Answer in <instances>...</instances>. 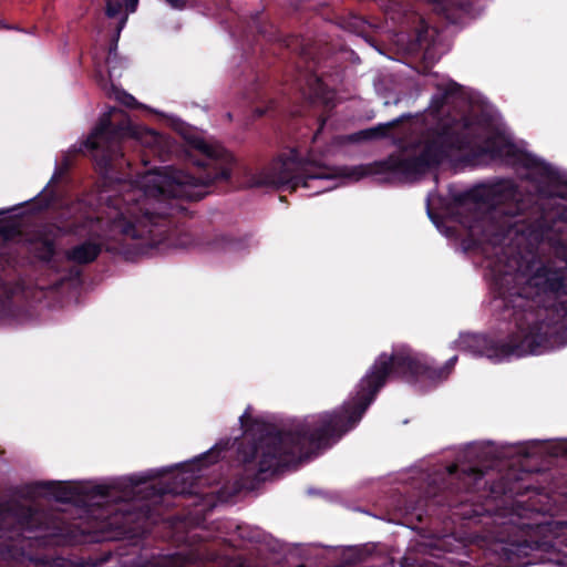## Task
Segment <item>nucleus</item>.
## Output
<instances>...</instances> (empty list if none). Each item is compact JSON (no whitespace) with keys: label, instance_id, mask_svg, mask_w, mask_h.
Listing matches in <instances>:
<instances>
[{"label":"nucleus","instance_id":"obj_19","mask_svg":"<svg viewBox=\"0 0 567 567\" xmlns=\"http://www.w3.org/2000/svg\"><path fill=\"white\" fill-rule=\"evenodd\" d=\"M460 7H462L465 11L471 12V9L468 8V4L466 2H460Z\"/></svg>","mask_w":567,"mask_h":567},{"label":"nucleus","instance_id":"obj_5","mask_svg":"<svg viewBox=\"0 0 567 567\" xmlns=\"http://www.w3.org/2000/svg\"><path fill=\"white\" fill-rule=\"evenodd\" d=\"M125 138H134L158 154L165 146L164 138L155 131L135 125L123 112L112 110L85 141L84 147L92 151L101 150L103 159L111 162L118 155L116 142Z\"/></svg>","mask_w":567,"mask_h":567},{"label":"nucleus","instance_id":"obj_12","mask_svg":"<svg viewBox=\"0 0 567 567\" xmlns=\"http://www.w3.org/2000/svg\"><path fill=\"white\" fill-rule=\"evenodd\" d=\"M391 126H392L391 123L381 124V125H378L375 127H372V128H369V130H365V131H361V132H359L355 135H352L351 140L352 141H361V140L379 138V137L385 136L386 132L390 130Z\"/></svg>","mask_w":567,"mask_h":567},{"label":"nucleus","instance_id":"obj_4","mask_svg":"<svg viewBox=\"0 0 567 567\" xmlns=\"http://www.w3.org/2000/svg\"><path fill=\"white\" fill-rule=\"evenodd\" d=\"M370 173L369 167L357 166L353 168H331L322 165L310 156L308 159L298 161L295 152L287 157H279L258 175L249 181L251 187H287L296 189L299 186L315 187L316 193L333 189L338 186L333 181L347 177L354 181Z\"/></svg>","mask_w":567,"mask_h":567},{"label":"nucleus","instance_id":"obj_23","mask_svg":"<svg viewBox=\"0 0 567 567\" xmlns=\"http://www.w3.org/2000/svg\"><path fill=\"white\" fill-rule=\"evenodd\" d=\"M486 355H487L488 358H494V355H493L492 353H489V352H486Z\"/></svg>","mask_w":567,"mask_h":567},{"label":"nucleus","instance_id":"obj_20","mask_svg":"<svg viewBox=\"0 0 567 567\" xmlns=\"http://www.w3.org/2000/svg\"><path fill=\"white\" fill-rule=\"evenodd\" d=\"M548 194H549V195L561 196V197H565V196H566L563 192H548Z\"/></svg>","mask_w":567,"mask_h":567},{"label":"nucleus","instance_id":"obj_14","mask_svg":"<svg viewBox=\"0 0 567 567\" xmlns=\"http://www.w3.org/2000/svg\"><path fill=\"white\" fill-rule=\"evenodd\" d=\"M120 488V485H113V486H97L95 488V493L105 496L109 498H116L117 489Z\"/></svg>","mask_w":567,"mask_h":567},{"label":"nucleus","instance_id":"obj_3","mask_svg":"<svg viewBox=\"0 0 567 567\" xmlns=\"http://www.w3.org/2000/svg\"><path fill=\"white\" fill-rule=\"evenodd\" d=\"M476 107L472 109V115L462 121L444 124L442 132L417 145L419 154L414 166L422 171L425 166L440 163L444 157L451 156L454 151H462L471 144L472 137H485L483 152L493 157L505 158L509 163H519L530 169V177L536 175L548 184L557 181L556 172L544 162L529 154H517L516 147L509 137L501 128L499 124L486 113L476 116Z\"/></svg>","mask_w":567,"mask_h":567},{"label":"nucleus","instance_id":"obj_10","mask_svg":"<svg viewBox=\"0 0 567 567\" xmlns=\"http://www.w3.org/2000/svg\"><path fill=\"white\" fill-rule=\"evenodd\" d=\"M99 252L100 245L89 241L72 249L69 257L78 262H90L96 258Z\"/></svg>","mask_w":567,"mask_h":567},{"label":"nucleus","instance_id":"obj_6","mask_svg":"<svg viewBox=\"0 0 567 567\" xmlns=\"http://www.w3.org/2000/svg\"><path fill=\"white\" fill-rule=\"evenodd\" d=\"M514 279L523 285L519 295L526 299L543 301L542 296L567 293L566 274L542 267L539 262L527 265L525 269L519 265Z\"/></svg>","mask_w":567,"mask_h":567},{"label":"nucleus","instance_id":"obj_1","mask_svg":"<svg viewBox=\"0 0 567 567\" xmlns=\"http://www.w3.org/2000/svg\"><path fill=\"white\" fill-rule=\"evenodd\" d=\"M185 140L192 155L204 157L198 165L207 166L209 162L215 163V175L194 177L183 171L165 167L145 172L135 181L123 182L118 185L117 195L101 197L106 200V205L102 216L85 224L89 234L105 245L109 240H117L120 236L145 238L153 245L151 226L155 225L156 217L165 213L164 208L157 205L168 197L197 198L200 195L196 192L197 187L215 181H227L230 177L229 165L234 158L221 145L195 134L185 135Z\"/></svg>","mask_w":567,"mask_h":567},{"label":"nucleus","instance_id":"obj_13","mask_svg":"<svg viewBox=\"0 0 567 567\" xmlns=\"http://www.w3.org/2000/svg\"><path fill=\"white\" fill-rule=\"evenodd\" d=\"M106 63H107V68H109L107 72H109L110 79L113 80L115 78H120L121 72H117V68H116L117 59H116L115 52L110 51Z\"/></svg>","mask_w":567,"mask_h":567},{"label":"nucleus","instance_id":"obj_21","mask_svg":"<svg viewBox=\"0 0 567 567\" xmlns=\"http://www.w3.org/2000/svg\"><path fill=\"white\" fill-rule=\"evenodd\" d=\"M511 352H512V351H511V350H508V349H503V350H502V357H501V358H504V357L509 355V354H511Z\"/></svg>","mask_w":567,"mask_h":567},{"label":"nucleus","instance_id":"obj_11","mask_svg":"<svg viewBox=\"0 0 567 567\" xmlns=\"http://www.w3.org/2000/svg\"><path fill=\"white\" fill-rule=\"evenodd\" d=\"M45 494L51 495L60 502H71L75 499L78 493L75 487L68 486L61 483H47Z\"/></svg>","mask_w":567,"mask_h":567},{"label":"nucleus","instance_id":"obj_8","mask_svg":"<svg viewBox=\"0 0 567 567\" xmlns=\"http://www.w3.org/2000/svg\"><path fill=\"white\" fill-rule=\"evenodd\" d=\"M509 559L522 567H551L557 564L544 545L519 544L509 549Z\"/></svg>","mask_w":567,"mask_h":567},{"label":"nucleus","instance_id":"obj_18","mask_svg":"<svg viewBox=\"0 0 567 567\" xmlns=\"http://www.w3.org/2000/svg\"><path fill=\"white\" fill-rule=\"evenodd\" d=\"M483 341V338L481 337H477V336H468L466 337L463 342H468V343H475V344H478Z\"/></svg>","mask_w":567,"mask_h":567},{"label":"nucleus","instance_id":"obj_7","mask_svg":"<svg viewBox=\"0 0 567 567\" xmlns=\"http://www.w3.org/2000/svg\"><path fill=\"white\" fill-rule=\"evenodd\" d=\"M39 520V513H33L25 508L18 509L13 506L7 505L3 507L0 505V530H2L4 525H13L14 530L11 532L12 534L18 535V532L30 533L33 525ZM2 537L3 536L0 535V538ZM4 542L6 540L0 544V556L6 560H13L16 567H48L44 561L33 559L23 553H18L12 546L4 544Z\"/></svg>","mask_w":567,"mask_h":567},{"label":"nucleus","instance_id":"obj_9","mask_svg":"<svg viewBox=\"0 0 567 567\" xmlns=\"http://www.w3.org/2000/svg\"><path fill=\"white\" fill-rule=\"evenodd\" d=\"M138 0H109L106 14L110 18L121 17L118 31L124 27L127 16L137 8Z\"/></svg>","mask_w":567,"mask_h":567},{"label":"nucleus","instance_id":"obj_16","mask_svg":"<svg viewBox=\"0 0 567 567\" xmlns=\"http://www.w3.org/2000/svg\"><path fill=\"white\" fill-rule=\"evenodd\" d=\"M122 95H123V96L121 97V96L118 95V93H116V99H120V100H121L124 104H126V105H133V103H134V101H135L133 96L127 95V94H122Z\"/></svg>","mask_w":567,"mask_h":567},{"label":"nucleus","instance_id":"obj_15","mask_svg":"<svg viewBox=\"0 0 567 567\" xmlns=\"http://www.w3.org/2000/svg\"><path fill=\"white\" fill-rule=\"evenodd\" d=\"M517 265H518V261L516 259H513L506 266V269H504V270L503 269H497L496 272L499 276V280L504 281L506 276H509L512 270H514Z\"/></svg>","mask_w":567,"mask_h":567},{"label":"nucleus","instance_id":"obj_2","mask_svg":"<svg viewBox=\"0 0 567 567\" xmlns=\"http://www.w3.org/2000/svg\"><path fill=\"white\" fill-rule=\"evenodd\" d=\"M456 360L457 358L453 357L443 368L434 370L423 357H411L409 353L381 354L361 380L353 399V406H344L340 414L326 413L311 416L299 423L295 433L267 434L255 447L251 458L259 460L260 471L285 465L287 463L284 458L285 454L298 455L301 458L307 446L320 447L330 436L340 435L351 429L361 419L377 392L392 373L409 372L433 384L449 377Z\"/></svg>","mask_w":567,"mask_h":567},{"label":"nucleus","instance_id":"obj_17","mask_svg":"<svg viewBox=\"0 0 567 567\" xmlns=\"http://www.w3.org/2000/svg\"><path fill=\"white\" fill-rule=\"evenodd\" d=\"M166 2L174 9H183L185 6L184 0H166Z\"/></svg>","mask_w":567,"mask_h":567},{"label":"nucleus","instance_id":"obj_22","mask_svg":"<svg viewBox=\"0 0 567 567\" xmlns=\"http://www.w3.org/2000/svg\"><path fill=\"white\" fill-rule=\"evenodd\" d=\"M118 498H120V499H128V494H127V493H125L124 495L120 496Z\"/></svg>","mask_w":567,"mask_h":567}]
</instances>
